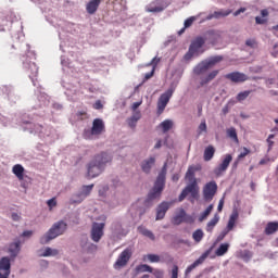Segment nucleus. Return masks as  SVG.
<instances>
[{
  "label": "nucleus",
  "instance_id": "obj_1",
  "mask_svg": "<svg viewBox=\"0 0 278 278\" xmlns=\"http://www.w3.org/2000/svg\"><path fill=\"white\" fill-rule=\"evenodd\" d=\"M166 186V164L162 168L161 173L159 174L154 187L148 194L147 202L154 201V199H160L162 197V192L164 190V187Z\"/></svg>",
  "mask_w": 278,
  "mask_h": 278
},
{
  "label": "nucleus",
  "instance_id": "obj_2",
  "mask_svg": "<svg viewBox=\"0 0 278 278\" xmlns=\"http://www.w3.org/2000/svg\"><path fill=\"white\" fill-rule=\"evenodd\" d=\"M66 223L64 220L56 222L53 226L48 230V232L41 237L40 242L41 244H48L51 240H55L58 236H62L64 231H66Z\"/></svg>",
  "mask_w": 278,
  "mask_h": 278
},
{
  "label": "nucleus",
  "instance_id": "obj_3",
  "mask_svg": "<svg viewBox=\"0 0 278 278\" xmlns=\"http://www.w3.org/2000/svg\"><path fill=\"white\" fill-rule=\"evenodd\" d=\"M105 131V124L103 123V119L96 118L92 122L91 129H85L83 132V138L85 140H92V136H101Z\"/></svg>",
  "mask_w": 278,
  "mask_h": 278
},
{
  "label": "nucleus",
  "instance_id": "obj_4",
  "mask_svg": "<svg viewBox=\"0 0 278 278\" xmlns=\"http://www.w3.org/2000/svg\"><path fill=\"white\" fill-rule=\"evenodd\" d=\"M134 255V251L131 248H126L117 257L116 262L113 265V268L115 270H121V268H125L127 264H129V261L131 260V256Z\"/></svg>",
  "mask_w": 278,
  "mask_h": 278
},
{
  "label": "nucleus",
  "instance_id": "obj_5",
  "mask_svg": "<svg viewBox=\"0 0 278 278\" xmlns=\"http://www.w3.org/2000/svg\"><path fill=\"white\" fill-rule=\"evenodd\" d=\"M218 62H223L222 55L212 56L207 61L202 62L200 65H198L194 68L195 75H203V73L210 71V68H212V66H216V64H218Z\"/></svg>",
  "mask_w": 278,
  "mask_h": 278
},
{
  "label": "nucleus",
  "instance_id": "obj_6",
  "mask_svg": "<svg viewBox=\"0 0 278 278\" xmlns=\"http://www.w3.org/2000/svg\"><path fill=\"white\" fill-rule=\"evenodd\" d=\"M170 3V0H154L146 7V12L160 14V12H164Z\"/></svg>",
  "mask_w": 278,
  "mask_h": 278
},
{
  "label": "nucleus",
  "instance_id": "obj_7",
  "mask_svg": "<svg viewBox=\"0 0 278 278\" xmlns=\"http://www.w3.org/2000/svg\"><path fill=\"white\" fill-rule=\"evenodd\" d=\"M175 90L173 88L167 89L164 93H162L157 100V114L159 116L164 114V110L168 105L170 99L173 98Z\"/></svg>",
  "mask_w": 278,
  "mask_h": 278
},
{
  "label": "nucleus",
  "instance_id": "obj_8",
  "mask_svg": "<svg viewBox=\"0 0 278 278\" xmlns=\"http://www.w3.org/2000/svg\"><path fill=\"white\" fill-rule=\"evenodd\" d=\"M205 45V38L197 37L190 45L188 52L185 54V60H192L193 55L199 53V49Z\"/></svg>",
  "mask_w": 278,
  "mask_h": 278
},
{
  "label": "nucleus",
  "instance_id": "obj_9",
  "mask_svg": "<svg viewBox=\"0 0 278 278\" xmlns=\"http://www.w3.org/2000/svg\"><path fill=\"white\" fill-rule=\"evenodd\" d=\"M188 194H191L192 199H197L199 197V185L197 181L190 182L186 186V188L181 191L178 201H184Z\"/></svg>",
  "mask_w": 278,
  "mask_h": 278
},
{
  "label": "nucleus",
  "instance_id": "obj_10",
  "mask_svg": "<svg viewBox=\"0 0 278 278\" xmlns=\"http://www.w3.org/2000/svg\"><path fill=\"white\" fill-rule=\"evenodd\" d=\"M216 192H218V185H216V181L212 180L207 182L203 188L204 200L212 201V199L216 197Z\"/></svg>",
  "mask_w": 278,
  "mask_h": 278
},
{
  "label": "nucleus",
  "instance_id": "obj_11",
  "mask_svg": "<svg viewBox=\"0 0 278 278\" xmlns=\"http://www.w3.org/2000/svg\"><path fill=\"white\" fill-rule=\"evenodd\" d=\"M172 223L174 225H181V223H194V217L192 215L186 214L184 208H179L178 213L173 217Z\"/></svg>",
  "mask_w": 278,
  "mask_h": 278
},
{
  "label": "nucleus",
  "instance_id": "obj_12",
  "mask_svg": "<svg viewBox=\"0 0 278 278\" xmlns=\"http://www.w3.org/2000/svg\"><path fill=\"white\" fill-rule=\"evenodd\" d=\"M239 217L240 213L238 212V208H233L226 228H224L223 231L220 232L222 235H224V237H227L229 231H233V227H236V223H238Z\"/></svg>",
  "mask_w": 278,
  "mask_h": 278
},
{
  "label": "nucleus",
  "instance_id": "obj_13",
  "mask_svg": "<svg viewBox=\"0 0 278 278\" xmlns=\"http://www.w3.org/2000/svg\"><path fill=\"white\" fill-rule=\"evenodd\" d=\"M233 160V156L231 154H226L222 163L214 169V175L216 177L223 176L227 168H229V164H231V161Z\"/></svg>",
  "mask_w": 278,
  "mask_h": 278
},
{
  "label": "nucleus",
  "instance_id": "obj_14",
  "mask_svg": "<svg viewBox=\"0 0 278 278\" xmlns=\"http://www.w3.org/2000/svg\"><path fill=\"white\" fill-rule=\"evenodd\" d=\"M103 229H105V223H93L91 228V240L93 242H100L103 238Z\"/></svg>",
  "mask_w": 278,
  "mask_h": 278
},
{
  "label": "nucleus",
  "instance_id": "obj_15",
  "mask_svg": "<svg viewBox=\"0 0 278 278\" xmlns=\"http://www.w3.org/2000/svg\"><path fill=\"white\" fill-rule=\"evenodd\" d=\"M103 173V167L98 165L94 161H91L87 166V177L89 179H94V177H99Z\"/></svg>",
  "mask_w": 278,
  "mask_h": 278
},
{
  "label": "nucleus",
  "instance_id": "obj_16",
  "mask_svg": "<svg viewBox=\"0 0 278 278\" xmlns=\"http://www.w3.org/2000/svg\"><path fill=\"white\" fill-rule=\"evenodd\" d=\"M170 202H162L156 208V220H163L164 216H166V212L170 210Z\"/></svg>",
  "mask_w": 278,
  "mask_h": 278
},
{
  "label": "nucleus",
  "instance_id": "obj_17",
  "mask_svg": "<svg viewBox=\"0 0 278 278\" xmlns=\"http://www.w3.org/2000/svg\"><path fill=\"white\" fill-rule=\"evenodd\" d=\"M207 255H210V253L205 252L194 263L188 266L187 269L185 270V275L188 277V275H190L194 270V268H197V266H200V264H203V262L207 260Z\"/></svg>",
  "mask_w": 278,
  "mask_h": 278
},
{
  "label": "nucleus",
  "instance_id": "obj_18",
  "mask_svg": "<svg viewBox=\"0 0 278 278\" xmlns=\"http://www.w3.org/2000/svg\"><path fill=\"white\" fill-rule=\"evenodd\" d=\"M93 161L103 168L105 164H109V162H112V156L105 152H102L96 155Z\"/></svg>",
  "mask_w": 278,
  "mask_h": 278
},
{
  "label": "nucleus",
  "instance_id": "obj_19",
  "mask_svg": "<svg viewBox=\"0 0 278 278\" xmlns=\"http://www.w3.org/2000/svg\"><path fill=\"white\" fill-rule=\"evenodd\" d=\"M224 77L225 79H229L233 84H241L242 81H244V74L239 72H232V73L226 74Z\"/></svg>",
  "mask_w": 278,
  "mask_h": 278
},
{
  "label": "nucleus",
  "instance_id": "obj_20",
  "mask_svg": "<svg viewBox=\"0 0 278 278\" xmlns=\"http://www.w3.org/2000/svg\"><path fill=\"white\" fill-rule=\"evenodd\" d=\"M155 165V157L151 156L150 159L144 160L141 163V170L149 175L151 173V168Z\"/></svg>",
  "mask_w": 278,
  "mask_h": 278
},
{
  "label": "nucleus",
  "instance_id": "obj_21",
  "mask_svg": "<svg viewBox=\"0 0 278 278\" xmlns=\"http://www.w3.org/2000/svg\"><path fill=\"white\" fill-rule=\"evenodd\" d=\"M197 170H199V167L194 165L188 167L185 178L187 181H189V184L197 181V178L194 177Z\"/></svg>",
  "mask_w": 278,
  "mask_h": 278
},
{
  "label": "nucleus",
  "instance_id": "obj_22",
  "mask_svg": "<svg viewBox=\"0 0 278 278\" xmlns=\"http://www.w3.org/2000/svg\"><path fill=\"white\" fill-rule=\"evenodd\" d=\"M10 268H12V265L10 263V257L4 256L0 260V270L4 271V275L10 277Z\"/></svg>",
  "mask_w": 278,
  "mask_h": 278
},
{
  "label": "nucleus",
  "instance_id": "obj_23",
  "mask_svg": "<svg viewBox=\"0 0 278 278\" xmlns=\"http://www.w3.org/2000/svg\"><path fill=\"white\" fill-rule=\"evenodd\" d=\"M12 173L13 175H15V177H17L20 181H23V179L25 178V167H23V165L21 164L14 165L12 168Z\"/></svg>",
  "mask_w": 278,
  "mask_h": 278
},
{
  "label": "nucleus",
  "instance_id": "obj_24",
  "mask_svg": "<svg viewBox=\"0 0 278 278\" xmlns=\"http://www.w3.org/2000/svg\"><path fill=\"white\" fill-rule=\"evenodd\" d=\"M231 14V10H219L214 13L207 15L206 21H212V18H223L225 16H229Z\"/></svg>",
  "mask_w": 278,
  "mask_h": 278
},
{
  "label": "nucleus",
  "instance_id": "obj_25",
  "mask_svg": "<svg viewBox=\"0 0 278 278\" xmlns=\"http://www.w3.org/2000/svg\"><path fill=\"white\" fill-rule=\"evenodd\" d=\"M24 68L28 70L30 72L29 77L30 79H34V77H38V65L36 63H24Z\"/></svg>",
  "mask_w": 278,
  "mask_h": 278
},
{
  "label": "nucleus",
  "instance_id": "obj_26",
  "mask_svg": "<svg viewBox=\"0 0 278 278\" xmlns=\"http://www.w3.org/2000/svg\"><path fill=\"white\" fill-rule=\"evenodd\" d=\"M99 5H101V0L89 1L86 7L88 14H94V12H97V10H99Z\"/></svg>",
  "mask_w": 278,
  "mask_h": 278
},
{
  "label": "nucleus",
  "instance_id": "obj_27",
  "mask_svg": "<svg viewBox=\"0 0 278 278\" xmlns=\"http://www.w3.org/2000/svg\"><path fill=\"white\" fill-rule=\"evenodd\" d=\"M278 231V222H268L265 227V235L273 236V233H277Z\"/></svg>",
  "mask_w": 278,
  "mask_h": 278
},
{
  "label": "nucleus",
  "instance_id": "obj_28",
  "mask_svg": "<svg viewBox=\"0 0 278 278\" xmlns=\"http://www.w3.org/2000/svg\"><path fill=\"white\" fill-rule=\"evenodd\" d=\"M215 153H216V149L214 148V146L206 147L204 150V155H203L204 162L212 161Z\"/></svg>",
  "mask_w": 278,
  "mask_h": 278
},
{
  "label": "nucleus",
  "instance_id": "obj_29",
  "mask_svg": "<svg viewBox=\"0 0 278 278\" xmlns=\"http://www.w3.org/2000/svg\"><path fill=\"white\" fill-rule=\"evenodd\" d=\"M218 38H220V35L214 30H210L206 33L204 40H208L211 45H216L218 42Z\"/></svg>",
  "mask_w": 278,
  "mask_h": 278
},
{
  "label": "nucleus",
  "instance_id": "obj_30",
  "mask_svg": "<svg viewBox=\"0 0 278 278\" xmlns=\"http://www.w3.org/2000/svg\"><path fill=\"white\" fill-rule=\"evenodd\" d=\"M219 220H220V216H218V214H215L214 217L207 223L206 231L208 233H212V231H214V228L216 227V225H218Z\"/></svg>",
  "mask_w": 278,
  "mask_h": 278
},
{
  "label": "nucleus",
  "instance_id": "obj_31",
  "mask_svg": "<svg viewBox=\"0 0 278 278\" xmlns=\"http://www.w3.org/2000/svg\"><path fill=\"white\" fill-rule=\"evenodd\" d=\"M138 231H139V233H141V236H144L146 238H149L150 240H155V235H153V231L147 229L144 226H139Z\"/></svg>",
  "mask_w": 278,
  "mask_h": 278
},
{
  "label": "nucleus",
  "instance_id": "obj_32",
  "mask_svg": "<svg viewBox=\"0 0 278 278\" xmlns=\"http://www.w3.org/2000/svg\"><path fill=\"white\" fill-rule=\"evenodd\" d=\"M159 127L162 129L163 134H166L173 129V121L165 119L159 125Z\"/></svg>",
  "mask_w": 278,
  "mask_h": 278
},
{
  "label": "nucleus",
  "instance_id": "obj_33",
  "mask_svg": "<svg viewBox=\"0 0 278 278\" xmlns=\"http://www.w3.org/2000/svg\"><path fill=\"white\" fill-rule=\"evenodd\" d=\"M227 251H229V243H222L215 251V255H217V257H223Z\"/></svg>",
  "mask_w": 278,
  "mask_h": 278
},
{
  "label": "nucleus",
  "instance_id": "obj_34",
  "mask_svg": "<svg viewBox=\"0 0 278 278\" xmlns=\"http://www.w3.org/2000/svg\"><path fill=\"white\" fill-rule=\"evenodd\" d=\"M218 70H215L213 72H211L206 78L202 79L200 83V86H205V84H210V81H212L217 75H218Z\"/></svg>",
  "mask_w": 278,
  "mask_h": 278
},
{
  "label": "nucleus",
  "instance_id": "obj_35",
  "mask_svg": "<svg viewBox=\"0 0 278 278\" xmlns=\"http://www.w3.org/2000/svg\"><path fill=\"white\" fill-rule=\"evenodd\" d=\"M143 262H151V264H157L160 262V255L147 254L143 256Z\"/></svg>",
  "mask_w": 278,
  "mask_h": 278
},
{
  "label": "nucleus",
  "instance_id": "obj_36",
  "mask_svg": "<svg viewBox=\"0 0 278 278\" xmlns=\"http://www.w3.org/2000/svg\"><path fill=\"white\" fill-rule=\"evenodd\" d=\"M10 253L13 255H18V251H21V241H16L10 244L9 247Z\"/></svg>",
  "mask_w": 278,
  "mask_h": 278
},
{
  "label": "nucleus",
  "instance_id": "obj_37",
  "mask_svg": "<svg viewBox=\"0 0 278 278\" xmlns=\"http://www.w3.org/2000/svg\"><path fill=\"white\" fill-rule=\"evenodd\" d=\"M59 253H60V251H58L55 249L46 248V250L43 251V253L41 255H42V257H50V256L55 257V255H58Z\"/></svg>",
  "mask_w": 278,
  "mask_h": 278
},
{
  "label": "nucleus",
  "instance_id": "obj_38",
  "mask_svg": "<svg viewBox=\"0 0 278 278\" xmlns=\"http://www.w3.org/2000/svg\"><path fill=\"white\" fill-rule=\"evenodd\" d=\"M92 188H94V185L83 186L80 197H83L84 199H86V197H89L90 192H92Z\"/></svg>",
  "mask_w": 278,
  "mask_h": 278
},
{
  "label": "nucleus",
  "instance_id": "obj_39",
  "mask_svg": "<svg viewBox=\"0 0 278 278\" xmlns=\"http://www.w3.org/2000/svg\"><path fill=\"white\" fill-rule=\"evenodd\" d=\"M226 134L228 138H230V140H233V142H238V132H236V128H228Z\"/></svg>",
  "mask_w": 278,
  "mask_h": 278
},
{
  "label": "nucleus",
  "instance_id": "obj_40",
  "mask_svg": "<svg viewBox=\"0 0 278 278\" xmlns=\"http://www.w3.org/2000/svg\"><path fill=\"white\" fill-rule=\"evenodd\" d=\"M212 210H214V204L208 205L206 210L200 215V223H202V220H205V218H207V216L212 214Z\"/></svg>",
  "mask_w": 278,
  "mask_h": 278
},
{
  "label": "nucleus",
  "instance_id": "obj_41",
  "mask_svg": "<svg viewBox=\"0 0 278 278\" xmlns=\"http://www.w3.org/2000/svg\"><path fill=\"white\" fill-rule=\"evenodd\" d=\"M203 230L202 229H197L193 233H192V238L194 240V242H201V240H203Z\"/></svg>",
  "mask_w": 278,
  "mask_h": 278
},
{
  "label": "nucleus",
  "instance_id": "obj_42",
  "mask_svg": "<svg viewBox=\"0 0 278 278\" xmlns=\"http://www.w3.org/2000/svg\"><path fill=\"white\" fill-rule=\"evenodd\" d=\"M137 273H153V267L147 264L139 265L137 266Z\"/></svg>",
  "mask_w": 278,
  "mask_h": 278
},
{
  "label": "nucleus",
  "instance_id": "obj_43",
  "mask_svg": "<svg viewBox=\"0 0 278 278\" xmlns=\"http://www.w3.org/2000/svg\"><path fill=\"white\" fill-rule=\"evenodd\" d=\"M97 249H99L97 247V244L90 243V242L86 243V251H87V253H97Z\"/></svg>",
  "mask_w": 278,
  "mask_h": 278
},
{
  "label": "nucleus",
  "instance_id": "obj_44",
  "mask_svg": "<svg viewBox=\"0 0 278 278\" xmlns=\"http://www.w3.org/2000/svg\"><path fill=\"white\" fill-rule=\"evenodd\" d=\"M250 73L260 74L262 71H264V67L262 65H253L249 67Z\"/></svg>",
  "mask_w": 278,
  "mask_h": 278
},
{
  "label": "nucleus",
  "instance_id": "obj_45",
  "mask_svg": "<svg viewBox=\"0 0 278 278\" xmlns=\"http://www.w3.org/2000/svg\"><path fill=\"white\" fill-rule=\"evenodd\" d=\"M245 47H250V49H257V41L255 39L245 40Z\"/></svg>",
  "mask_w": 278,
  "mask_h": 278
},
{
  "label": "nucleus",
  "instance_id": "obj_46",
  "mask_svg": "<svg viewBox=\"0 0 278 278\" xmlns=\"http://www.w3.org/2000/svg\"><path fill=\"white\" fill-rule=\"evenodd\" d=\"M47 205L49 207V210H53V207L58 206V201L55 200V198H52L50 200L47 201Z\"/></svg>",
  "mask_w": 278,
  "mask_h": 278
},
{
  "label": "nucleus",
  "instance_id": "obj_47",
  "mask_svg": "<svg viewBox=\"0 0 278 278\" xmlns=\"http://www.w3.org/2000/svg\"><path fill=\"white\" fill-rule=\"evenodd\" d=\"M194 21H197V17L194 16L188 17L185 21V29H188V27H192V23H194Z\"/></svg>",
  "mask_w": 278,
  "mask_h": 278
},
{
  "label": "nucleus",
  "instance_id": "obj_48",
  "mask_svg": "<svg viewBox=\"0 0 278 278\" xmlns=\"http://www.w3.org/2000/svg\"><path fill=\"white\" fill-rule=\"evenodd\" d=\"M255 23H256V25H266L268 23V18L262 17V16H256Z\"/></svg>",
  "mask_w": 278,
  "mask_h": 278
},
{
  "label": "nucleus",
  "instance_id": "obj_49",
  "mask_svg": "<svg viewBox=\"0 0 278 278\" xmlns=\"http://www.w3.org/2000/svg\"><path fill=\"white\" fill-rule=\"evenodd\" d=\"M203 131H207V124L205 123V119H203L199 125V134H203Z\"/></svg>",
  "mask_w": 278,
  "mask_h": 278
},
{
  "label": "nucleus",
  "instance_id": "obj_50",
  "mask_svg": "<svg viewBox=\"0 0 278 278\" xmlns=\"http://www.w3.org/2000/svg\"><path fill=\"white\" fill-rule=\"evenodd\" d=\"M179 277V267L177 265H174L172 269V278H178Z\"/></svg>",
  "mask_w": 278,
  "mask_h": 278
},
{
  "label": "nucleus",
  "instance_id": "obj_51",
  "mask_svg": "<svg viewBox=\"0 0 278 278\" xmlns=\"http://www.w3.org/2000/svg\"><path fill=\"white\" fill-rule=\"evenodd\" d=\"M253 257V253L249 250H244V262H249Z\"/></svg>",
  "mask_w": 278,
  "mask_h": 278
},
{
  "label": "nucleus",
  "instance_id": "obj_52",
  "mask_svg": "<svg viewBox=\"0 0 278 278\" xmlns=\"http://www.w3.org/2000/svg\"><path fill=\"white\" fill-rule=\"evenodd\" d=\"M153 275L156 278H163L164 277V271L160 270V269H154L153 270Z\"/></svg>",
  "mask_w": 278,
  "mask_h": 278
},
{
  "label": "nucleus",
  "instance_id": "obj_53",
  "mask_svg": "<svg viewBox=\"0 0 278 278\" xmlns=\"http://www.w3.org/2000/svg\"><path fill=\"white\" fill-rule=\"evenodd\" d=\"M269 162H270V157L265 156V157H263V159L258 162V164H260L261 166H264V165L268 164Z\"/></svg>",
  "mask_w": 278,
  "mask_h": 278
},
{
  "label": "nucleus",
  "instance_id": "obj_54",
  "mask_svg": "<svg viewBox=\"0 0 278 278\" xmlns=\"http://www.w3.org/2000/svg\"><path fill=\"white\" fill-rule=\"evenodd\" d=\"M266 142L268 144L267 151H273V146L275 144V141H273L270 138H267Z\"/></svg>",
  "mask_w": 278,
  "mask_h": 278
},
{
  "label": "nucleus",
  "instance_id": "obj_55",
  "mask_svg": "<svg viewBox=\"0 0 278 278\" xmlns=\"http://www.w3.org/2000/svg\"><path fill=\"white\" fill-rule=\"evenodd\" d=\"M224 206H225V199H220L217 206V212H223Z\"/></svg>",
  "mask_w": 278,
  "mask_h": 278
},
{
  "label": "nucleus",
  "instance_id": "obj_56",
  "mask_svg": "<svg viewBox=\"0 0 278 278\" xmlns=\"http://www.w3.org/2000/svg\"><path fill=\"white\" fill-rule=\"evenodd\" d=\"M153 75H155V67L152 68V71L150 73H147L144 75V79L148 80V79H151V77H153Z\"/></svg>",
  "mask_w": 278,
  "mask_h": 278
},
{
  "label": "nucleus",
  "instance_id": "obj_57",
  "mask_svg": "<svg viewBox=\"0 0 278 278\" xmlns=\"http://www.w3.org/2000/svg\"><path fill=\"white\" fill-rule=\"evenodd\" d=\"M94 110H102L103 109V104L101 103V100L96 101V103L93 104Z\"/></svg>",
  "mask_w": 278,
  "mask_h": 278
},
{
  "label": "nucleus",
  "instance_id": "obj_58",
  "mask_svg": "<svg viewBox=\"0 0 278 278\" xmlns=\"http://www.w3.org/2000/svg\"><path fill=\"white\" fill-rule=\"evenodd\" d=\"M33 235H34V231H31V230H25V231L22 233V236H23L24 238H31Z\"/></svg>",
  "mask_w": 278,
  "mask_h": 278
},
{
  "label": "nucleus",
  "instance_id": "obj_59",
  "mask_svg": "<svg viewBox=\"0 0 278 278\" xmlns=\"http://www.w3.org/2000/svg\"><path fill=\"white\" fill-rule=\"evenodd\" d=\"M138 122L135 119V118H132V117H129L128 118V125H129V127H136V124H137Z\"/></svg>",
  "mask_w": 278,
  "mask_h": 278
},
{
  "label": "nucleus",
  "instance_id": "obj_60",
  "mask_svg": "<svg viewBox=\"0 0 278 278\" xmlns=\"http://www.w3.org/2000/svg\"><path fill=\"white\" fill-rule=\"evenodd\" d=\"M150 64L155 68V66L160 64V59H157V56L153 58Z\"/></svg>",
  "mask_w": 278,
  "mask_h": 278
},
{
  "label": "nucleus",
  "instance_id": "obj_61",
  "mask_svg": "<svg viewBox=\"0 0 278 278\" xmlns=\"http://www.w3.org/2000/svg\"><path fill=\"white\" fill-rule=\"evenodd\" d=\"M11 218L12 220L18 222L21 220V215L18 213H12Z\"/></svg>",
  "mask_w": 278,
  "mask_h": 278
},
{
  "label": "nucleus",
  "instance_id": "obj_62",
  "mask_svg": "<svg viewBox=\"0 0 278 278\" xmlns=\"http://www.w3.org/2000/svg\"><path fill=\"white\" fill-rule=\"evenodd\" d=\"M266 16H268V9L261 10V17L266 18Z\"/></svg>",
  "mask_w": 278,
  "mask_h": 278
},
{
  "label": "nucleus",
  "instance_id": "obj_63",
  "mask_svg": "<svg viewBox=\"0 0 278 278\" xmlns=\"http://www.w3.org/2000/svg\"><path fill=\"white\" fill-rule=\"evenodd\" d=\"M132 119H135L137 123L138 121H140V112H136L132 116H131Z\"/></svg>",
  "mask_w": 278,
  "mask_h": 278
},
{
  "label": "nucleus",
  "instance_id": "obj_64",
  "mask_svg": "<svg viewBox=\"0 0 278 278\" xmlns=\"http://www.w3.org/2000/svg\"><path fill=\"white\" fill-rule=\"evenodd\" d=\"M179 174H174L173 176H172V180L173 181H175V182H177V181H179Z\"/></svg>",
  "mask_w": 278,
  "mask_h": 278
}]
</instances>
